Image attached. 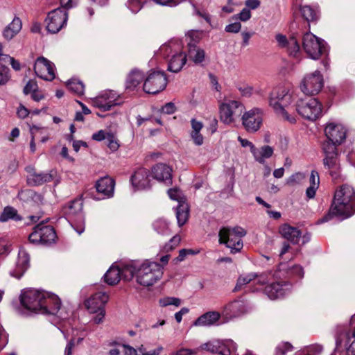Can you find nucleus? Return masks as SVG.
Returning a JSON list of instances; mask_svg holds the SVG:
<instances>
[{
  "instance_id": "nucleus-32",
  "label": "nucleus",
  "mask_w": 355,
  "mask_h": 355,
  "mask_svg": "<svg viewBox=\"0 0 355 355\" xmlns=\"http://www.w3.org/2000/svg\"><path fill=\"white\" fill-rule=\"evenodd\" d=\"M323 164L329 171V173L333 178L336 179L339 177L340 162L338 154L324 156Z\"/></svg>"
},
{
  "instance_id": "nucleus-58",
  "label": "nucleus",
  "mask_w": 355,
  "mask_h": 355,
  "mask_svg": "<svg viewBox=\"0 0 355 355\" xmlns=\"http://www.w3.org/2000/svg\"><path fill=\"white\" fill-rule=\"evenodd\" d=\"M11 251V245L5 239L0 238V256H7Z\"/></svg>"
},
{
  "instance_id": "nucleus-10",
  "label": "nucleus",
  "mask_w": 355,
  "mask_h": 355,
  "mask_svg": "<svg viewBox=\"0 0 355 355\" xmlns=\"http://www.w3.org/2000/svg\"><path fill=\"white\" fill-rule=\"evenodd\" d=\"M238 345L231 339H213L200 346V350L219 355L235 354Z\"/></svg>"
},
{
  "instance_id": "nucleus-64",
  "label": "nucleus",
  "mask_w": 355,
  "mask_h": 355,
  "mask_svg": "<svg viewBox=\"0 0 355 355\" xmlns=\"http://www.w3.org/2000/svg\"><path fill=\"white\" fill-rule=\"evenodd\" d=\"M234 17L239 19L241 21H246L250 19L251 12L248 8H245L240 12V13L235 15Z\"/></svg>"
},
{
  "instance_id": "nucleus-11",
  "label": "nucleus",
  "mask_w": 355,
  "mask_h": 355,
  "mask_svg": "<svg viewBox=\"0 0 355 355\" xmlns=\"http://www.w3.org/2000/svg\"><path fill=\"white\" fill-rule=\"evenodd\" d=\"M302 46L307 55L313 60L318 59L327 51L325 42L311 33L304 35Z\"/></svg>"
},
{
  "instance_id": "nucleus-46",
  "label": "nucleus",
  "mask_w": 355,
  "mask_h": 355,
  "mask_svg": "<svg viewBox=\"0 0 355 355\" xmlns=\"http://www.w3.org/2000/svg\"><path fill=\"white\" fill-rule=\"evenodd\" d=\"M9 220L19 221L21 220V217L18 214L17 211L15 208L7 206L0 215V222L3 223Z\"/></svg>"
},
{
  "instance_id": "nucleus-8",
  "label": "nucleus",
  "mask_w": 355,
  "mask_h": 355,
  "mask_svg": "<svg viewBox=\"0 0 355 355\" xmlns=\"http://www.w3.org/2000/svg\"><path fill=\"white\" fill-rule=\"evenodd\" d=\"M245 110V105L239 101L226 99L219 105L220 121L225 124H231L236 121Z\"/></svg>"
},
{
  "instance_id": "nucleus-20",
  "label": "nucleus",
  "mask_w": 355,
  "mask_h": 355,
  "mask_svg": "<svg viewBox=\"0 0 355 355\" xmlns=\"http://www.w3.org/2000/svg\"><path fill=\"white\" fill-rule=\"evenodd\" d=\"M291 287V284L287 282H278L267 285L264 293L270 299L276 300L286 295Z\"/></svg>"
},
{
  "instance_id": "nucleus-51",
  "label": "nucleus",
  "mask_w": 355,
  "mask_h": 355,
  "mask_svg": "<svg viewBox=\"0 0 355 355\" xmlns=\"http://www.w3.org/2000/svg\"><path fill=\"white\" fill-rule=\"evenodd\" d=\"M300 12L302 17L308 21L317 19V11L309 6H301Z\"/></svg>"
},
{
  "instance_id": "nucleus-39",
  "label": "nucleus",
  "mask_w": 355,
  "mask_h": 355,
  "mask_svg": "<svg viewBox=\"0 0 355 355\" xmlns=\"http://www.w3.org/2000/svg\"><path fill=\"white\" fill-rule=\"evenodd\" d=\"M187 57L195 64H200L205 60V52L202 49L198 46V45L190 43L189 47H188V54L187 58Z\"/></svg>"
},
{
  "instance_id": "nucleus-15",
  "label": "nucleus",
  "mask_w": 355,
  "mask_h": 355,
  "mask_svg": "<svg viewBox=\"0 0 355 355\" xmlns=\"http://www.w3.org/2000/svg\"><path fill=\"white\" fill-rule=\"evenodd\" d=\"M68 19L67 11L58 8L50 11L45 19L46 30L51 33H58L67 24Z\"/></svg>"
},
{
  "instance_id": "nucleus-36",
  "label": "nucleus",
  "mask_w": 355,
  "mask_h": 355,
  "mask_svg": "<svg viewBox=\"0 0 355 355\" xmlns=\"http://www.w3.org/2000/svg\"><path fill=\"white\" fill-rule=\"evenodd\" d=\"M144 78V73L138 69H132L128 75L125 81V88L134 90Z\"/></svg>"
},
{
  "instance_id": "nucleus-30",
  "label": "nucleus",
  "mask_w": 355,
  "mask_h": 355,
  "mask_svg": "<svg viewBox=\"0 0 355 355\" xmlns=\"http://www.w3.org/2000/svg\"><path fill=\"white\" fill-rule=\"evenodd\" d=\"M138 266L139 262L135 261L123 263L117 266L120 270L121 279L125 281H130L133 278L134 275L137 277Z\"/></svg>"
},
{
  "instance_id": "nucleus-4",
  "label": "nucleus",
  "mask_w": 355,
  "mask_h": 355,
  "mask_svg": "<svg viewBox=\"0 0 355 355\" xmlns=\"http://www.w3.org/2000/svg\"><path fill=\"white\" fill-rule=\"evenodd\" d=\"M157 56L167 59L168 70L173 73L179 72L187 62V55L183 52L182 44L179 40H172L162 45Z\"/></svg>"
},
{
  "instance_id": "nucleus-41",
  "label": "nucleus",
  "mask_w": 355,
  "mask_h": 355,
  "mask_svg": "<svg viewBox=\"0 0 355 355\" xmlns=\"http://www.w3.org/2000/svg\"><path fill=\"white\" fill-rule=\"evenodd\" d=\"M53 180V175L51 173H34L31 176H27V182L31 186H39Z\"/></svg>"
},
{
  "instance_id": "nucleus-22",
  "label": "nucleus",
  "mask_w": 355,
  "mask_h": 355,
  "mask_svg": "<svg viewBox=\"0 0 355 355\" xmlns=\"http://www.w3.org/2000/svg\"><path fill=\"white\" fill-rule=\"evenodd\" d=\"M96 191L105 198H111L114 196L115 181L110 176H105L98 180L95 184Z\"/></svg>"
},
{
  "instance_id": "nucleus-44",
  "label": "nucleus",
  "mask_w": 355,
  "mask_h": 355,
  "mask_svg": "<svg viewBox=\"0 0 355 355\" xmlns=\"http://www.w3.org/2000/svg\"><path fill=\"white\" fill-rule=\"evenodd\" d=\"M153 230L160 235H169L171 234L170 223L165 218H160L155 220L153 224Z\"/></svg>"
},
{
  "instance_id": "nucleus-55",
  "label": "nucleus",
  "mask_w": 355,
  "mask_h": 355,
  "mask_svg": "<svg viewBox=\"0 0 355 355\" xmlns=\"http://www.w3.org/2000/svg\"><path fill=\"white\" fill-rule=\"evenodd\" d=\"M200 40V33L198 31H190L186 35V40L187 42V46L189 47V44L193 43L197 45Z\"/></svg>"
},
{
  "instance_id": "nucleus-17",
  "label": "nucleus",
  "mask_w": 355,
  "mask_h": 355,
  "mask_svg": "<svg viewBox=\"0 0 355 355\" xmlns=\"http://www.w3.org/2000/svg\"><path fill=\"white\" fill-rule=\"evenodd\" d=\"M34 71L39 78L45 80L51 81L55 78L54 64L44 57L36 60Z\"/></svg>"
},
{
  "instance_id": "nucleus-53",
  "label": "nucleus",
  "mask_w": 355,
  "mask_h": 355,
  "mask_svg": "<svg viewBox=\"0 0 355 355\" xmlns=\"http://www.w3.org/2000/svg\"><path fill=\"white\" fill-rule=\"evenodd\" d=\"M181 304V301L179 298L173 297H166L159 300V304L162 306H167L169 305H174L179 306Z\"/></svg>"
},
{
  "instance_id": "nucleus-63",
  "label": "nucleus",
  "mask_w": 355,
  "mask_h": 355,
  "mask_svg": "<svg viewBox=\"0 0 355 355\" xmlns=\"http://www.w3.org/2000/svg\"><path fill=\"white\" fill-rule=\"evenodd\" d=\"M37 84L34 80H29L24 88V92L25 94H32L33 92L37 90Z\"/></svg>"
},
{
  "instance_id": "nucleus-29",
  "label": "nucleus",
  "mask_w": 355,
  "mask_h": 355,
  "mask_svg": "<svg viewBox=\"0 0 355 355\" xmlns=\"http://www.w3.org/2000/svg\"><path fill=\"white\" fill-rule=\"evenodd\" d=\"M58 299V304H56L54 302H49L47 303H44V309L46 308L47 310L45 313H40L41 314H46V315H54L58 317L61 320H67L69 314L68 312H67L64 309L61 308V302L60 298L57 296ZM43 304V302L42 303Z\"/></svg>"
},
{
  "instance_id": "nucleus-27",
  "label": "nucleus",
  "mask_w": 355,
  "mask_h": 355,
  "mask_svg": "<svg viewBox=\"0 0 355 355\" xmlns=\"http://www.w3.org/2000/svg\"><path fill=\"white\" fill-rule=\"evenodd\" d=\"M82 201H69L63 207L62 212L69 218H77L80 222L83 220Z\"/></svg>"
},
{
  "instance_id": "nucleus-31",
  "label": "nucleus",
  "mask_w": 355,
  "mask_h": 355,
  "mask_svg": "<svg viewBox=\"0 0 355 355\" xmlns=\"http://www.w3.org/2000/svg\"><path fill=\"white\" fill-rule=\"evenodd\" d=\"M279 232L284 239L293 244L298 243L301 237V232L297 228L288 224L280 226Z\"/></svg>"
},
{
  "instance_id": "nucleus-50",
  "label": "nucleus",
  "mask_w": 355,
  "mask_h": 355,
  "mask_svg": "<svg viewBox=\"0 0 355 355\" xmlns=\"http://www.w3.org/2000/svg\"><path fill=\"white\" fill-rule=\"evenodd\" d=\"M338 144L330 141L329 139L324 141L322 145V152L324 156L334 155L338 154L337 146Z\"/></svg>"
},
{
  "instance_id": "nucleus-40",
  "label": "nucleus",
  "mask_w": 355,
  "mask_h": 355,
  "mask_svg": "<svg viewBox=\"0 0 355 355\" xmlns=\"http://www.w3.org/2000/svg\"><path fill=\"white\" fill-rule=\"evenodd\" d=\"M22 23L19 17H15L10 24L3 31V37L10 40L12 39L21 29Z\"/></svg>"
},
{
  "instance_id": "nucleus-42",
  "label": "nucleus",
  "mask_w": 355,
  "mask_h": 355,
  "mask_svg": "<svg viewBox=\"0 0 355 355\" xmlns=\"http://www.w3.org/2000/svg\"><path fill=\"white\" fill-rule=\"evenodd\" d=\"M309 187L306 189V195L309 199L313 198L315 195V192L320 185V177L319 173L315 170H312L309 177Z\"/></svg>"
},
{
  "instance_id": "nucleus-48",
  "label": "nucleus",
  "mask_w": 355,
  "mask_h": 355,
  "mask_svg": "<svg viewBox=\"0 0 355 355\" xmlns=\"http://www.w3.org/2000/svg\"><path fill=\"white\" fill-rule=\"evenodd\" d=\"M68 89L76 95L80 96L84 94L85 86L83 83L76 78H71L67 83Z\"/></svg>"
},
{
  "instance_id": "nucleus-34",
  "label": "nucleus",
  "mask_w": 355,
  "mask_h": 355,
  "mask_svg": "<svg viewBox=\"0 0 355 355\" xmlns=\"http://www.w3.org/2000/svg\"><path fill=\"white\" fill-rule=\"evenodd\" d=\"M29 130L31 135V140L30 143V148L31 153H35L36 150V146L35 143V139L37 137V131L40 130L42 133L44 134V136L42 137V142L44 143L48 141L49 137V129L46 127H42L36 125H28Z\"/></svg>"
},
{
  "instance_id": "nucleus-61",
  "label": "nucleus",
  "mask_w": 355,
  "mask_h": 355,
  "mask_svg": "<svg viewBox=\"0 0 355 355\" xmlns=\"http://www.w3.org/2000/svg\"><path fill=\"white\" fill-rule=\"evenodd\" d=\"M200 350V347L198 349H188L181 348L176 352H172L171 355H196L198 351Z\"/></svg>"
},
{
  "instance_id": "nucleus-38",
  "label": "nucleus",
  "mask_w": 355,
  "mask_h": 355,
  "mask_svg": "<svg viewBox=\"0 0 355 355\" xmlns=\"http://www.w3.org/2000/svg\"><path fill=\"white\" fill-rule=\"evenodd\" d=\"M333 200H355V191L350 185H341L335 191Z\"/></svg>"
},
{
  "instance_id": "nucleus-57",
  "label": "nucleus",
  "mask_w": 355,
  "mask_h": 355,
  "mask_svg": "<svg viewBox=\"0 0 355 355\" xmlns=\"http://www.w3.org/2000/svg\"><path fill=\"white\" fill-rule=\"evenodd\" d=\"M107 146L112 151H116L119 148V144L118 143V140L114 134L111 132H108L107 137Z\"/></svg>"
},
{
  "instance_id": "nucleus-47",
  "label": "nucleus",
  "mask_w": 355,
  "mask_h": 355,
  "mask_svg": "<svg viewBox=\"0 0 355 355\" xmlns=\"http://www.w3.org/2000/svg\"><path fill=\"white\" fill-rule=\"evenodd\" d=\"M257 277V273L250 272L246 275H240L237 279L236 284L234 288V291H239L248 284L254 282Z\"/></svg>"
},
{
  "instance_id": "nucleus-45",
  "label": "nucleus",
  "mask_w": 355,
  "mask_h": 355,
  "mask_svg": "<svg viewBox=\"0 0 355 355\" xmlns=\"http://www.w3.org/2000/svg\"><path fill=\"white\" fill-rule=\"evenodd\" d=\"M104 279L110 285L116 284L121 279L120 270L117 266L112 265L104 275Z\"/></svg>"
},
{
  "instance_id": "nucleus-43",
  "label": "nucleus",
  "mask_w": 355,
  "mask_h": 355,
  "mask_svg": "<svg viewBox=\"0 0 355 355\" xmlns=\"http://www.w3.org/2000/svg\"><path fill=\"white\" fill-rule=\"evenodd\" d=\"M191 124L192 130L191 132V138L197 146H200L203 144V137L200 134V130H202L203 125L201 122L196 120L195 119H192L191 120Z\"/></svg>"
},
{
  "instance_id": "nucleus-3",
  "label": "nucleus",
  "mask_w": 355,
  "mask_h": 355,
  "mask_svg": "<svg viewBox=\"0 0 355 355\" xmlns=\"http://www.w3.org/2000/svg\"><path fill=\"white\" fill-rule=\"evenodd\" d=\"M54 302L58 304L57 295L51 293L40 291L34 288L24 289L20 296L21 304L28 311L33 313H45L47 310L44 309V304Z\"/></svg>"
},
{
  "instance_id": "nucleus-16",
  "label": "nucleus",
  "mask_w": 355,
  "mask_h": 355,
  "mask_svg": "<svg viewBox=\"0 0 355 355\" xmlns=\"http://www.w3.org/2000/svg\"><path fill=\"white\" fill-rule=\"evenodd\" d=\"M242 125L245 130L250 133L257 132L262 124L263 116L261 110L254 107L244 112L242 116Z\"/></svg>"
},
{
  "instance_id": "nucleus-14",
  "label": "nucleus",
  "mask_w": 355,
  "mask_h": 355,
  "mask_svg": "<svg viewBox=\"0 0 355 355\" xmlns=\"http://www.w3.org/2000/svg\"><path fill=\"white\" fill-rule=\"evenodd\" d=\"M56 238V234L51 226L37 225L28 236V241L33 244L50 245Z\"/></svg>"
},
{
  "instance_id": "nucleus-26",
  "label": "nucleus",
  "mask_w": 355,
  "mask_h": 355,
  "mask_svg": "<svg viewBox=\"0 0 355 355\" xmlns=\"http://www.w3.org/2000/svg\"><path fill=\"white\" fill-rule=\"evenodd\" d=\"M29 266V255L24 250H20L16 263V268L10 272L11 276L19 279L26 272Z\"/></svg>"
},
{
  "instance_id": "nucleus-9",
  "label": "nucleus",
  "mask_w": 355,
  "mask_h": 355,
  "mask_svg": "<svg viewBox=\"0 0 355 355\" xmlns=\"http://www.w3.org/2000/svg\"><path fill=\"white\" fill-rule=\"evenodd\" d=\"M355 213V201H332L328 214L318 220L317 224L329 221L334 217L342 220Z\"/></svg>"
},
{
  "instance_id": "nucleus-21",
  "label": "nucleus",
  "mask_w": 355,
  "mask_h": 355,
  "mask_svg": "<svg viewBox=\"0 0 355 355\" xmlns=\"http://www.w3.org/2000/svg\"><path fill=\"white\" fill-rule=\"evenodd\" d=\"M108 298L105 292H97L85 301V305L89 312L103 311Z\"/></svg>"
},
{
  "instance_id": "nucleus-62",
  "label": "nucleus",
  "mask_w": 355,
  "mask_h": 355,
  "mask_svg": "<svg viewBox=\"0 0 355 355\" xmlns=\"http://www.w3.org/2000/svg\"><path fill=\"white\" fill-rule=\"evenodd\" d=\"M288 274L291 276L302 279L304 277V270L300 266H294L289 269Z\"/></svg>"
},
{
  "instance_id": "nucleus-18",
  "label": "nucleus",
  "mask_w": 355,
  "mask_h": 355,
  "mask_svg": "<svg viewBox=\"0 0 355 355\" xmlns=\"http://www.w3.org/2000/svg\"><path fill=\"white\" fill-rule=\"evenodd\" d=\"M324 134L327 139L341 144L345 140L347 129L340 123L330 121L325 126Z\"/></svg>"
},
{
  "instance_id": "nucleus-6",
  "label": "nucleus",
  "mask_w": 355,
  "mask_h": 355,
  "mask_svg": "<svg viewBox=\"0 0 355 355\" xmlns=\"http://www.w3.org/2000/svg\"><path fill=\"white\" fill-rule=\"evenodd\" d=\"M246 234L247 232L239 226L234 227H223L218 232V241L220 244H225L227 248H230L232 253H236L243 248L242 238Z\"/></svg>"
},
{
  "instance_id": "nucleus-35",
  "label": "nucleus",
  "mask_w": 355,
  "mask_h": 355,
  "mask_svg": "<svg viewBox=\"0 0 355 355\" xmlns=\"http://www.w3.org/2000/svg\"><path fill=\"white\" fill-rule=\"evenodd\" d=\"M273 153L274 150L271 146L268 145H264L260 148L255 147L252 154L256 162H259V164H264L266 159L271 157L273 155Z\"/></svg>"
},
{
  "instance_id": "nucleus-59",
  "label": "nucleus",
  "mask_w": 355,
  "mask_h": 355,
  "mask_svg": "<svg viewBox=\"0 0 355 355\" xmlns=\"http://www.w3.org/2000/svg\"><path fill=\"white\" fill-rule=\"evenodd\" d=\"M4 60L3 61V64L1 65H5L7 63H10L13 69L15 71H19L21 69V64L18 60H16L14 58L10 57L7 55L3 57Z\"/></svg>"
},
{
  "instance_id": "nucleus-28",
  "label": "nucleus",
  "mask_w": 355,
  "mask_h": 355,
  "mask_svg": "<svg viewBox=\"0 0 355 355\" xmlns=\"http://www.w3.org/2000/svg\"><path fill=\"white\" fill-rule=\"evenodd\" d=\"M220 315L217 311H208L198 317L193 323L196 327H211L218 324Z\"/></svg>"
},
{
  "instance_id": "nucleus-49",
  "label": "nucleus",
  "mask_w": 355,
  "mask_h": 355,
  "mask_svg": "<svg viewBox=\"0 0 355 355\" xmlns=\"http://www.w3.org/2000/svg\"><path fill=\"white\" fill-rule=\"evenodd\" d=\"M306 175L302 172H297L289 176L285 181V184L293 187L300 184L305 179Z\"/></svg>"
},
{
  "instance_id": "nucleus-7",
  "label": "nucleus",
  "mask_w": 355,
  "mask_h": 355,
  "mask_svg": "<svg viewBox=\"0 0 355 355\" xmlns=\"http://www.w3.org/2000/svg\"><path fill=\"white\" fill-rule=\"evenodd\" d=\"M295 112L305 119L315 121L322 116V106L317 98H300L294 107Z\"/></svg>"
},
{
  "instance_id": "nucleus-54",
  "label": "nucleus",
  "mask_w": 355,
  "mask_h": 355,
  "mask_svg": "<svg viewBox=\"0 0 355 355\" xmlns=\"http://www.w3.org/2000/svg\"><path fill=\"white\" fill-rule=\"evenodd\" d=\"M180 241L181 239L180 236H174L172 239H170L169 242L164 246L163 251L168 252L171 250H173L179 245Z\"/></svg>"
},
{
  "instance_id": "nucleus-24",
  "label": "nucleus",
  "mask_w": 355,
  "mask_h": 355,
  "mask_svg": "<svg viewBox=\"0 0 355 355\" xmlns=\"http://www.w3.org/2000/svg\"><path fill=\"white\" fill-rule=\"evenodd\" d=\"M278 46L287 50L289 55L296 56L300 51V45L295 37H291L288 39L282 34H277L275 37Z\"/></svg>"
},
{
  "instance_id": "nucleus-37",
  "label": "nucleus",
  "mask_w": 355,
  "mask_h": 355,
  "mask_svg": "<svg viewBox=\"0 0 355 355\" xmlns=\"http://www.w3.org/2000/svg\"><path fill=\"white\" fill-rule=\"evenodd\" d=\"M178 205L175 209V214L178 224L180 227L184 225L189 216V205L187 201H178Z\"/></svg>"
},
{
  "instance_id": "nucleus-1",
  "label": "nucleus",
  "mask_w": 355,
  "mask_h": 355,
  "mask_svg": "<svg viewBox=\"0 0 355 355\" xmlns=\"http://www.w3.org/2000/svg\"><path fill=\"white\" fill-rule=\"evenodd\" d=\"M291 94L285 87H277L270 93L268 103L273 110L291 123L295 121L294 106H291Z\"/></svg>"
},
{
  "instance_id": "nucleus-25",
  "label": "nucleus",
  "mask_w": 355,
  "mask_h": 355,
  "mask_svg": "<svg viewBox=\"0 0 355 355\" xmlns=\"http://www.w3.org/2000/svg\"><path fill=\"white\" fill-rule=\"evenodd\" d=\"M132 185L136 189H143L149 187L150 179L149 173L144 168H138L131 176Z\"/></svg>"
},
{
  "instance_id": "nucleus-13",
  "label": "nucleus",
  "mask_w": 355,
  "mask_h": 355,
  "mask_svg": "<svg viewBox=\"0 0 355 355\" xmlns=\"http://www.w3.org/2000/svg\"><path fill=\"white\" fill-rule=\"evenodd\" d=\"M167 85V78L163 71H150L144 80L143 89L146 93L156 94L164 90Z\"/></svg>"
},
{
  "instance_id": "nucleus-56",
  "label": "nucleus",
  "mask_w": 355,
  "mask_h": 355,
  "mask_svg": "<svg viewBox=\"0 0 355 355\" xmlns=\"http://www.w3.org/2000/svg\"><path fill=\"white\" fill-rule=\"evenodd\" d=\"M292 349L293 347L289 343H282L276 347L275 355H284Z\"/></svg>"
},
{
  "instance_id": "nucleus-33",
  "label": "nucleus",
  "mask_w": 355,
  "mask_h": 355,
  "mask_svg": "<svg viewBox=\"0 0 355 355\" xmlns=\"http://www.w3.org/2000/svg\"><path fill=\"white\" fill-rule=\"evenodd\" d=\"M248 308L245 302L241 300H237L228 304L225 306V312L231 317H237L247 312Z\"/></svg>"
},
{
  "instance_id": "nucleus-19",
  "label": "nucleus",
  "mask_w": 355,
  "mask_h": 355,
  "mask_svg": "<svg viewBox=\"0 0 355 355\" xmlns=\"http://www.w3.org/2000/svg\"><path fill=\"white\" fill-rule=\"evenodd\" d=\"M118 98L119 96L113 91H106L98 96L92 98L91 103L103 111H107L112 107L119 104Z\"/></svg>"
},
{
  "instance_id": "nucleus-60",
  "label": "nucleus",
  "mask_w": 355,
  "mask_h": 355,
  "mask_svg": "<svg viewBox=\"0 0 355 355\" xmlns=\"http://www.w3.org/2000/svg\"><path fill=\"white\" fill-rule=\"evenodd\" d=\"M167 193L171 200H182V191L178 187L169 189Z\"/></svg>"
},
{
  "instance_id": "nucleus-5",
  "label": "nucleus",
  "mask_w": 355,
  "mask_h": 355,
  "mask_svg": "<svg viewBox=\"0 0 355 355\" xmlns=\"http://www.w3.org/2000/svg\"><path fill=\"white\" fill-rule=\"evenodd\" d=\"M163 269L162 264L157 262L148 260L141 263L139 262L136 281L144 286H152L162 278Z\"/></svg>"
},
{
  "instance_id": "nucleus-52",
  "label": "nucleus",
  "mask_w": 355,
  "mask_h": 355,
  "mask_svg": "<svg viewBox=\"0 0 355 355\" xmlns=\"http://www.w3.org/2000/svg\"><path fill=\"white\" fill-rule=\"evenodd\" d=\"M146 1L147 0H128L125 5L132 13H137Z\"/></svg>"
},
{
  "instance_id": "nucleus-2",
  "label": "nucleus",
  "mask_w": 355,
  "mask_h": 355,
  "mask_svg": "<svg viewBox=\"0 0 355 355\" xmlns=\"http://www.w3.org/2000/svg\"><path fill=\"white\" fill-rule=\"evenodd\" d=\"M336 353L338 355H355V314L349 324H338L335 330Z\"/></svg>"
},
{
  "instance_id": "nucleus-12",
  "label": "nucleus",
  "mask_w": 355,
  "mask_h": 355,
  "mask_svg": "<svg viewBox=\"0 0 355 355\" xmlns=\"http://www.w3.org/2000/svg\"><path fill=\"white\" fill-rule=\"evenodd\" d=\"M324 85L322 75L318 70L306 74L300 84L301 92L307 96L318 94Z\"/></svg>"
},
{
  "instance_id": "nucleus-23",
  "label": "nucleus",
  "mask_w": 355,
  "mask_h": 355,
  "mask_svg": "<svg viewBox=\"0 0 355 355\" xmlns=\"http://www.w3.org/2000/svg\"><path fill=\"white\" fill-rule=\"evenodd\" d=\"M152 176L159 182L171 183L172 180V168L167 164L159 163L151 170Z\"/></svg>"
}]
</instances>
